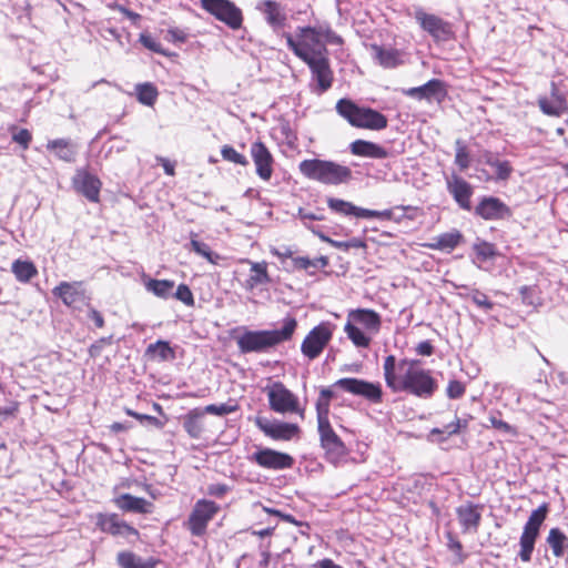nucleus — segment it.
<instances>
[{
  "label": "nucleus",
  "mask_w": 568,
  "mask_h": 568,
  "mask_svg": "<svg viewBox=\"0 0 568 568\" xmlns=\"http://www.w3.org/2000/svg\"><path fill=\"white\" fill-rule=\"evenodd\" d=\"M465 385L459 381H450L448 383L446 394L449 398L456 399L460 398L465 394Z\"/></svg>",
  "instance_id": "nucleus-58"
},
{
  "label": "nucleus",
  "mask_w": 568,
  "mask_h": 568,
  "mask_svg": "<svg viewBox=\"0 0 568 568\" xmlns=\"http://www.w3.org/2000/svg\"><path fill=\"white\" fill-rule=\"evenodd\" d=\"M468 423L469 418L462 419L456 416L452 423L444 425L442 428H433L430 430V436L445 435L447 438L449 436L458 434L463 429H466L468 427ZM443 439H445V437Z\"/></svg>",
  "instance_id": "nucleus-42"
},
{
  "label": "nucleus",
  "mask_w": 568,
  "mask_h": 568,
  "mask_svg": "<svg viewBox=\"0 0 568 568\" xmlns=\"http://www.w3.org/2000/svg\"><path fill=\"white\" fill-rule=\"evenodd\" d=\"M121 568H154L156 561L152 558L143 559L132 551H121L116 557Z\"/></svg>",
  "instance_id": "nucleus-33"
},
{
  "label": "nucleus",
  "mask_w": 568,
  "mask_h": 568,
  "mask_svg": "<svg viewBox=\"0 0 568 568\" xmlns=\"http://www.w3.org/2000/svg\"><path fill=\"white\" fill-rule=\"evenodd\" d=\"M335 325L322 322L313 327L301 344L302 354L310 361L317 358L331 342Z\"/></svg>",
  "instance_id": "nucleus-9"
},
{
  "label": "nucleus",
  "mask_w": 568,
  "mask_h": 568,
  "mask_svg": "<svg viewBox=\"0 0 568 568\" xmlns=\"http://www.w3.org/2000/svg\"><path fill=\"white\" fill-rule=\"evenodd\" d=\"M416 352L422 356H430L434 352V347L429 341H424L417 345Z\"/></svg>",
  "instance_id": "nucleus-61"
},
{
  "label": "nucleus",
  "mask_w": 568,
  "mask_h": 568,
  "mask_svg": "<svg viewBox=\"0 0 568 568\" xmlns=\"http://www.w3.org/2000/svg\"><path fill=\"white\" fill-rule=\"evenodd\" d=\"M248 460L262 468L272 470L287 469L294 464V459L291 455L271 448H258L248 456Z\"/></svg>",
  "instance_id": "nucleus-12"
},
{
  "label": "nucleus",
  "mask_w": 568,
  "mask_h": 568,
  "mask_svg": "<svg viewBox=\"0 0 568 568\" xmlns=\"http://www.w3.org/2000/svg\"><path fill=\"white\" fill-rule=\"evenodd\" d=\"M146 355L160 361H171L175 358L174 349L166 341H158L146 347Z\"/></svg>",
  "instance_id": "nucleus-38"
},
{
  "label": "nucleus",
  "mask_w": 568,
  "mask_h": 568,
  "mask_svg": "<svg viewBox=\"0 0 568 568\" xmlns=\"http://www.w3.org/2000/svg\"><path fill=\"white\" fill-rule=\"evenodd\" d=\"M270 408L278 414H297L304 418L305 409L301 406L298 397L283 383L274 382L265 387Z\"/></svg>",
  "instance_id": "nucleus-7"
},
{
  "label": "nucleus",
  "mask_w": 568,
  "mask_h": 568,
  "mask_svg": "<svg viewBox=\"0 0 568 568\" xmlns=\"http://www.w3.org/2000/svg\"><path fill=\"white\" fill-rule=\"evenodd\" d=\"M548 513V505L542 504L537 509L532 510L527 523L524 526L523 534L519 539V558L524 562L531 560V555L535 548V542L539 536V529L546 519Z\"/></svg>",
  "instance_id": "nucleus-8"
},
{
  "label": "nucleus",
  "mask_w": 568,
  "mask_h": 568,
  "mask_svg": "<svg viewBox=\"0 0 568 568\" xmlns=\"http://www.w3.org/2000/svg\"><path fill=\"white\" fill-rule=\"evenodd\" d=\"M235 410H236V405L224 403V404H219V405H216V404L207 405L202 412H203V414L207 413V414H212V415H216V416H225Z\"/></svg>",
  "instance_id": "nucleus-50"
},
{
  "label": "nucleus",
  "mask_w": 568,
  "mask_h": 568,
  "mask_svg": "<svg viewBox=\"0 0 568 568\" xmlns=\"http://www.w3.org/2000/svg\"><path fill=\"white\" fill-rule=\"evenodd\" d=\"M145 288L160 298H169L172 296L174 282L171 280H149Z\"/></svg>",
  "instance_id": "nucleus-37"
},
{
  "label": "nucleus",
  "mask_w": 568,
  "mask_h": 568,
  "mask_svg": "<svg viewBox=\"0 0 568 568\" xmlns=\"http://www.w3.org/2000/svg\"><path fill=\"white\" fill-rule=\"evenodd\" d=\"M351 152L357 156L371 158V159H385L387 158V151L371 141L355 140L349 145Z\"/></svg>",
  "instance_id": "nucleus-29"
},
{
  "label": "nucleus",
  "mask_w": 568,
  "mask_h": 568,
  "mask_svg": "<svg viewBox=\"0 0 568 568\" xmlns=\"http://www.w3.org/2000/svg\"><path fill=\"white\" fill-rule=\"evenodd\" d=\"M474 251L477 260L480 262H486L496 255L494 245L487 242L476 244Z\"/></svg>",
  "instance_id": "nucleus-49"
},
{
  "label": "nucleus",
  "mask_w": 568,
  "mask_h": 568,
  "mask_svg": "<svg viewBox=\"0 0 568 568\" xmlns=\"http://www.w3.org/2000/svg\"><path fill=\"white\" fill-rule=\"evenodd\" d=\"M462 234L458 231L440 234L436 236L433 243L427 244L433 250H454L460 242Z\"/></svg>",
  "instance_id": "nucleus-35"
},
{
  "label": "nucleus",
  "mask_w": 568,
  "mask_h": 568,
  "mask_svg": "<svg viewBox=\"0 0 568 568\" xmlns=\"http://www.w3.org/2000/svg\"><path fill=\"white\" fill-rule=\"evenodd\" d=\"M166 38L172 42H184L186 40V34L183 30L170 29L168 31Z\"/></svg>",
  "instance_id": "nucleus-60"
},
{
  "label": "nucleus",
  "mask_w": 568,
  "mask_h": 568,
  "mask_svg": "<svg viewBox=\"0 0 568 568\" xmlns=\"http://www.w3.org/2000/svg\"><path fill=\"white\" fill-rule=\"evenodd\" d=\"M125 414L129 415V416H132L134 417L135 419H138L141 424H149V425H153L158 428H161L162 427V423L154 416H150V415H145V414H140V413H136L130 408H125Z\"/></svg>",
  "instance_id": "nucleus-56"
},
{
  "label": "nucleus",
  "mask_w": 568,
  "mask_h": 568,
  "mask_svg": "<svg viewBox=\"0 0 568 568\" xmlns=\"http://www.w3.org/2000/svg\"><path fill=\"white\" fill-rule=\"evenodd\" d=\"M410 209H412V206H404V205L395 207V210H400L403 212L410 210ZM361 213H362L363 219L376 217V219L388 220V221L395 220L394 209H388V210H384V211H375V210L364 209V211H361ZM396 221H398V220L396 219Z\"/></svg>",
  "instance_id": "nucleus-46"
},
{
  "label": "nucleus",
  "mask_w": 568,
  "mask_h": 568,
  "mask_svg": "<svg viewBox=\"0 0 568 568\" xmlns=\"http://www.w3.org/2000/svg\"><path fill=\"white\" fill-rule=\"evenodd\" d=\"M382 327L381 315L369 308L349 310L344 333L357 348H368Z\"/></svg>",
  "instance_id": "nucleus-3"
},
{
  "label": "nucleus",
  "mask_w": 568,
  "mask_h": 568,
  "mask_svg": "<svg viewBox=\"0 0 568 568\" xmlns=\"http://www.w3.org/2000/svg\"><path fill=\"white\" fill-rule=\"evenodd\" d=\"M251 158L256 166V174L268 181L273 174V156L264 143L256 141L251 145Z\"/></svg>",
  "instance_id": "nucleus-19"
},
{
  "label": "nucleus",
  "mask_w": 568,
  "mask_h": 568,
  "mask_svg": "<svg viewBox=\"0 0 568 568\" xmlns=\"http://www.w3.org/2000/svg\"><path fill=\"white\" fill-rule=\"evenodd\" d=\"M47 149L53 151L59 159L65 162H73L77 155L75 145L65 139L49 141Z\"/></svg>",
  "instance_id": "nucleus-32"
},
{
  "label": "nucleus",
  "mask_w": 568,
  "mask_h": 568,
  "mask_svg": "<svg viewBox=\"0 0 568 568\" xmlns=\"http://www.w3.org/2000/svg\"><path fill=\"white\" fill-rule=\"evenodd\" d=\"M288 48L304 62L327 55V43H339L341 38L327 28H300L296 38L285 36Z\"/></svg>",
  "instance_id": "nucleus-2"
},
{
  "label": "nucleus",
  "mask_w": 568,
  "mask_h": 568,
  "mask_svg": "<svg viewBox=\"0 0 568 568\" xmlns=\"http://www.w3.org/2000/svg\"><path fill=\"white\" fill-rule=\"evenodd\" d=\"M97 526L103 531L113 536L130 537L138 536V530L120 519L116 514H98Z\"/></svg>",
  "instance_id": "nucleus-16"
},
{
  "label": "nucleus",
  "mask_w": 568,
  "mask_h": 568,
  "mask_svg": "<svg viewBox=\"0 0 568 568\" xmlns=\"http://www.w3.org/2000/svg\"><path fill=\"white\" fill-rule=\"evenodd\" d=\"M337 113L352 126L379 131L387 126V118L381 112L365 106H359L349 99H341L336 103Z\"/></svg>",
  "instance_id": "nucleus-5"
},
{
  "label": "nucleus",
  "mask_w": 568,
  "mask_h": 568,
  "mask_svg": "<svg viewBox=\"0 0 568 568\" xmlns=\"http://www.w3.org/2000/svg\"><path fill=\"white\" fill-rule=\"evenodd\" d=\"M32 135L27 129H20L12 134V140L20 144L24 150L29 148Z\"/></svg>",
  "instance_id": "nucleus-59"
},
{
  "label": "nucleus",
  "mask_w": 568,
  "mask_h": 568,
  "mask_svg": "<svg viewBox=\"0 0 568 568\" xmlns=\"http://www.w3.org/2000/svg\"><path fill=\"white\" fill-rule=\"evenodd\" d=\"M311 69L312 77L316 81L314 91L317 94L326 92L333 84V71L327 55L305 62Z\"/></svg>",
  "instance_id": "nucleus-17"
},
{
  "label": "nucleus",
  "mask_w": 568,
  "mask_h": 568,
  "mask_svg": "<svg viewBox=\"0 0 568 568\" xmlns=\"http://www.w3.org/2000/svg\"><path fill=\"white\" fill-rule=\"evenodd\" d=\"M336 386L353 395L362 396L373 403L382 400V387L379 383H371L357 378H341Z\"/></svg>",
  "instance_id": "nucleus-15"
},
{
  "label": "nucleus",
  "mask_w": 568,
  "mask_h": 568,
  "mask_svg": "<svg viewBox=\"0 0 568 568\" xmlns=\"http://www.w3.org/2000/svg\"><path fill=\"white\" fill-rule=\"evenodd\" d=\"M200 4L232 30H239L243 24L242 10L231 0H200Z\"/></svg>",
  "instance_id": "nucleus-10"
},
{
  "label": "nucleus",
  "mask_w": 568,
  "mask_h": 568,
  "mask_svg": "<svg viewBox=\"0 0 568 568\" xmlns=\"http://www.w3.org/2000/svg\"><path fill=\"white\" fill-rule=\"evenodd\" d=\"M333 247L348 251L351 248H363L365 247V242L358 237H353L349 241H337L333 243Z\"/></svg>",
  "instance_id": "nucleus-57"
},
{
  "label": "nucleus",
  "mask_w": 568,
  "mask_h": 568,
  "mask_svg": "<svg viewBox=\"0 0 568 568\" xmlns=\"http://www.w3.org/2000/svg\"><path fill=\"white\" fill-rule=\"evenodd\" d=\"M375 59L384 68H394L400 63L399 52L394 49H384L378 45L373 47Z\"/></svg>",
  "instance_id": "nucleus-36"
},
{
  "label": "nucleus",
  "mask_w": 568,
  "mask_h": 568,
  "mask_svg": "<svg viewBox=\"0 0 568 568\" xmlns=\"http://www.w3.org/2000/svg\"><path fill=\"white\" fill-rule=\"evenodd\" d=\"M415 19L420 27L436 40H446L449 36L448 26L438 17L428 14L423 10L415 12Z\"/></svg>",
  "instance_id": "nucleus-24"
},
{
  "label": "nucleus",
  "mask_w": 568,
  "mask_h": 568,
  "mask_svg": "<svg viewBox=\"0 0 568 568\" xmlns=\"http://www.w3.org/2000/svg\"><path fill=\"white\" fill-rule=\"evenodd\" d=\"M447 190L462 209L470 210L473 187L467 181L457 175H453L447 181Z\"/></svg>",
  "instance_id": "nucleus-25"
},
{
  "label": "nucleus",
  "mask_w": 568,
  "mask_h": 568,
  "mask_svg": "<svg viewBox=\"0 0 568 568\" xmlns=\"http://www.w3.org/2000/svg\"><path fill=\"white\" fill-rule=\"evenodd\" d=\"M321 445L325 450L326 458L332 464H341L345 460L347 449L342 439L336 435L331 425L318 427Z\"/></svg>",
  "instance_id": "nucleus-13"
},
{
  "label": "nucleus",
  "mask_w": 568,
  "mask_h": 568,
  "mask_svg": "<svg viewBox=\"0 0 568 568\" xmlns=\"http://www.w3.org/2000/svg\"><path fill=\"white\" fill-rule=\"evenodd\" d=\"M538 105L542 113L550 116H560L567 112L568 105L566 99L559 94L556 87L552 84L551 97H540Z\"/></svg>",
  "instance_id": "nucleus-28"
},
{
  "label": "nucleus",
  "mask_w": 568,
  "mask_h": 568,
  "mask_svg": "<svg viewBox=\"0 0 568 568\" xmlns=\"http://www.w3.org/2000/svg\"><path fill=\"white\" fill-rule=\"evenodd\" d=\"M138 101L144 105L152 106L158 98V90L152 83H141L135 87Z\"/></svg>",
  "instance_id": "nucleus-44"
},
{
  "label": "nucleus",
  "mask_w": 568,
  "mask_h": 568,
  "mask_svg": "<svg viewBox=\"0 0 568 568\" xmlns=\"http://www.w3.org/2000/svg\"><path fill=\"white\" fill-rule=\"evenodd\" d=\"M52 294L69 307H74L87 300L82 282H61L52 290Z\"/></svg>",
  "instance_id": "nucleus-21"
},
{
  "label": "nucleus",
  "mask_w": 568,
  "mask_h": 568,
  "mask_svg": "<svg viewBox=\"0 0 568 568\" xmlns=\"http://www.w3.org/2000/svg\"><path fill=\"white\" fill-rule=\"evenodd\" d=\"M475 212L484 220H500L510 215L509 207L493 196L484 197L476 206Z\"/></svg>",
  "instance_id": "nucleus-23"
},
{
  "label": "nucleus",
  "mask_w": 568,
  "mask_h": 568,
  "mask_svg": "<svg viewBox=\"0 0 568 568\" xmlns=\"http://www.w3.org/2000/svg\"><path fill=\"white\" fill-rule=\"evenodd\" d=\"M294 265L301 270H310V268H324L328 264V258L326 256H320L317 258L311 260L308 257L298 256L294 258Z\"/></svg>",
  "instance_id": "nucleus-45"
},
{
  "label": "nucleus",
  "mask_w": 568,
  "mask_h": 568,
  "mask_svg": "<svg viewBox=\"0 0 568 568\" xmlns=\"http://www.w3.org/2000/svg\"><path fill=\"white\" fill-rule=\"evenodd\" d=\"M484 162L495 170L497 180H507L513 172V168L508 161H500L491 153L484 155Z\"/></svg>",
  "instance_id": "nucleus-39"
},
{
  "label": "nucleus",
  "mask_w": 568,
  "mask_h": 568,
  "mask_svg": "<svg viewBox=\"0 0 568 568\" xmlns=\"http://www.w3.org/2000/svg\"><path fill=\"white\" fill-rule=\"evenodd\" d=\"M189 250L194 252L196 255L205 258L212 265H219L223 257L213 252L209 244L197 239L196 234H191Z\"/></svg>",
  "instance_id": "nucleus-31"
},
{
  "label": "nucleus",
  "mask_w": 568,
  "mask_h": 568,
  "mask_svg": "<svg viewBox=\"0 0 568 568\" xmlns=\"http://www.w3.org/2000/svg\"><path fill=\"white\" fill-rule=\"evenodd\" d=\"M139 40L143 44V47H145L150 51L166 55V52L163 50L162 44L151 34L143 32L140 34Z\"/></svg>",
  "instance_id": "nucleus-51"
},
{
  "label": "nucleus",
  "mask_w": 568,
  "mask_h": 568,
  "mask_svg": "<svg viewBox=\"0 0 568 568\" xmlns=\"http://www.w3.org/2000/svg\"><path fill=\"white\" fill-rule=\"evenodd\" d=\"M455 163L459 166L460 170L467 169L470 163L469 153L460 141L456 142Z\"/></svg>",
  "instance_id": "nucleus-52"
},
{
  "label": "nucleus",
  "mask_w": 568,
  "mask_h": 568,
  "mask_svg": "<svg viewBox=\"0 0 568 568\" xmlns=\"http://www.w3.org/2000/svg\"><path fill=\"white\" fill-rule=\"evenodd\" d=\"M11 271L17 281L27 283L38 274L36 265L31 261L16 260L11 265Z\"/></svg>",
  "instance_id": "nucleus-34"
},
{
  "label": "nucleus",
  "mask_w": 568,
  "mask_h": 568,
  "mask_svg": "<svg viewBox=\"0 0 568 568\" xmlns=\"http://www.w3.org/2000/svg\"><path fill=\"white\" fill-rule=\"evenodd\" d=\"M329 402L318 398L316 402V413L318 427L331 425L328 420Z\"/></svg>",
  "instance_id": "nucleus-53"
},
{
  "label": "nucleus",
  "mask_w": 568,
  "mask_h": 568,
  "mask_svg": "<svg viewBox=\"0 0 568 568\" xmlns=\"http://www.w3.org/2000/svg\"><path fill=\"white\" fill-rule=\"evenodd\" d=\"M221 155L224 160L235 164H240L243 166L248 164L247 159L243 154L239 153L233 146L230 145H224L221 149Z\"/></svg>",
  "instance_id": "nucleus-48"
},
{
  "label": "nucleus",
  "mask_w": 568,
  "mask_h": 568,
  "mask_svg": "<svg viewBox=\"0 0 568 568\" xmlns=\"http://www.w3.org/2000/svg\"><path fill=\"white\" fill-rule=\"evenodd\" d=\"M175 298L181 301L186 306H193L194 305V297L193 293L191 292L190 287L185 284H180L176 288V292L174 294Z\"/></svg>",
  "instance_id": "nucleus-54"
},
{
  "label": "nucleus",
  "mask_w": 568,
  "mask_h": 568,
  "mask_svg": "<svg viewBox=\"0 0 568 568\" xmlns=\"http://www.w3.org/2000/svg\"><path fill=\"white\" fill-rule=\"evenodd\" d=\"M403 93L418 100L425 99L427 101H442L446 95V89L443 81L432 79L420 87L404 89Z\"/></svg>",
  "instance_id": "nucleus-22"
},
{
  "label": "nucleus",
  "mask_w": 568,
  "mask_h": 568,
  "mask_svg": "<svg viewBox=\"0 0 568 568\" xmlns=\"http://www.w3.org/2000/svg\"><path fill=\"white\" fill-rule=\"evenodd\" d=\"M317 568H343L342 566L335 564L332 559L325 558L323 560H320L316 564Z\"/></svg>",
  "instance_id": "nucleus-64"
},
{
  "label": "nucleus",
  "mask_w": 568,
  "mask_h": 568,
  "mask_svg": "<svg viewBox=\"0 0 568 568\" xmlns=\"http://www.w3.org/2000/svg\"><path fill=\"white\" fill-rule=\"evenodd\" d=\"M156 161L162 165L164 172L168 175L173 176L175 174V165L170 160L162 156H158Z\"/></svg>",
  "instance_id": "nucleus-62"
},
{
  "label": "nucleus",
  "mask_w": 568,
  "mask_h": 568,
  "mask_svg": "<svg viewBox=\"0 0 568 568\" xmlns=\"http://www.w3.org/2000/svg\"><path fill=\"white\" fill-rule=\"evenodd\" d=\"M298 168L307 179L324 184H339L346 182L352 175V171L347 166L317 159L304 160Z\"/></svg>",
  "instance_id": "nucleus-6"
},
{
  "label": "nucleus",
  "mask_w": 568,
  "mask_h": 568,
  "mask_svg": "<svg viewBox=\"0 0 568 568\" xmlns=\"http://www.w3.org/2000/svg\"><path fill=\"white\" fill-rule=\"evenodd\" d=\"M114 505L128 513L150 514L153 504L141 497H135L130 494H121L113 499Z\"/></svg>",
  "instance_id": "nucleus-26"
},
{
  "label": "nucleus",
  "mask_w": 568,
  "mask_h": 568,
  "mask_svg": "<svg viewBox=\"0 0 568 568\" xmlns=\"http://www.w3.org/2000/svg\"><path fill=\"white\" fill-rule=\"evenodd\" d=\"M73 186L77 192L84 195L91 202H98L101 181L85 170H78L73 178Z\"/></svg>",
  "instance_id": "nucleus-20"
},
{
  "label": "nucleus",
  "mask_w": 568,
  "mask_h": 568,
  "mask_svg": "<svg viewBox=\"0 0 568 568\" xmlns=\"http://www.w3.org/2000/svg\"><path fill=\"white\" fill-rule=\"evenodd\" d=\"M297 322L287 316L283 320L282 328L271 331H246L237 337L236 343L242 353L263 352L282 342L291 339Z\"/></svg>",
  "instance_id": "nucleus-4"
},
{
  "label": "nucleus",
  "mask_w": 568,
  "mask_h": 568,
  "mask_svg": "<svg viewBox=\"0 0 568 568\" xmlns=\"http://www.w3.org/2000/svg\"><path fill=\"white\" fill-rule=\"evenodd\" d=\"M203 417V412L200 409L191 410L185 417L183 427L186 433L193 437L199 438L202 434L203 427L200 419Z\"/></svg>",
  "instance_id": "nucleus-40"
},
{
  "label": "nucleus",
  "mask_w": 568,
  "mask_h": 568,
  "mask_svg": "<svg viewBox=\"0 0 568 568\" xmlns=\"http://www.w3.org/2000/svg\"><path fill=\"white\" fill-rule=\"evenodd\" d=\"M89 317L94 322L98 327H103L104 320L100 312L94 308L89 310Z\"/></svg>",
  "instance_id": "nucleus-63"
},
{
  "label": "nucleus",
  "mask_w": 568,
  "mask_h": 568,
  "mask_svg": "<svg viewBox=\"0 0 568 568\" xmlns=\"http://www.w3.org/2000/svg\"><path fill=\"white\" fill-rule=\"evenodd\" d=\"M469 296L478 307L485 311H490L494 307V303L488 300L487 295L477 290H474Z\"/></svg>",
  "instance_id": "nucleus-55"
},
{
  "label": "nucleus",
  "mask_w": 568,
  "mask_h": 568,
  "mask_svg": "<svg viewBox=\"0 0 568 568\" xmlns=\"http://www.w3.org/2000/svg\"><path fill=\"white\" fill-rule=\"evenodd\" d=\"M219 509V505L212 500H197L189 517L187 526L191 534L193 536L203 535L206 530L207 524L213 519Z\"/></svg>",
  "instance_id": "nucleus-11"
},
{
  "label": "nucleus",
  "mask_w": 568,
  "mask_h": 568,
  "mask_svg": "<svg viewBox=\"0 0 568 568\" xmlns=\"http://www.w3.org/2000/svg\"><path fill=\"white\" fill-rule=\"evenodd\" d=\"M255 425L265 436L274 440H291L300 434L298 425L281 420H271L266 417H256Z\"/></svg>",
  "instance_id": "nucleus-14"
},
{
  "label": "nucleus",
  "mask_w": 568,
  "mask_h": 568,
  "mask_svg": "<svg viewBox=\"0 0 568 568\" xmlns=\"http://www.w3.org/2000/svg\"><path fill=\"white\" fill-rule=\"evenodd\" d=\"M383 371L385 383L393 392H407L420 398H429L437 389L430 372L420 367L417 361H397L394 355H388Z\"/></svg>",
  "instance_id": "nucleus-1"
},
{
  "label": "nucleus",
  "mask_w": 568,
  "mask_h": 568,
  "mask_svg": "<svg viewBox=\"0 0 568 568\" xmlns=\"http://www.w3.org/2000/svg\"><path fill=\"white\" fill-rule=\"evenodd\" d=\"M255 9L263 14L273 31H278L285 27L287 16L281 3L274 0H261L256 3Z\"/></svg>",
  "instance_id": "nucleus-18"
},
{
  "label": "nucleus",
  "mask_w": 568,
  "mask_h": 568,
  "mask_svg": "<svg viewBox=\"0 0 568 568\" xmlns=\"http://www.w3.org/2000/svg\"><path fill=\"white\" fill-rule=\"evenodd\" d=\"M567 540L566 535L558 528L550 529L547 538V542L556 557H561L564 555Z\"/></svg>",
  "instance_id": "nucleus-43"
},
{
  "label": "nucleus",
  "mask_w": 568,
  "mask_h": 568,
  "mask_svg": "<svg viewBox=\"0 0 568 568\" xmlns=\"http://www.w3.org/2000/svg\"><path fill=\"white\" fill-rule=\"evenodd\" d=\"M499 413L496 412V413H490V415L488 416V425H486V427H493L504 434H509V435H516L517 434V430L514 426L509 425L508 423L504 422L500 417H499Z\"/></svg>",
  "instance_id": "nucleus-47"
},
{
  "label": "nucleus",
  "mask_w": 568,
  "mask_h": 568,
  "mask_svg": "<svg viewBox=\"0 0 568 568\" xmlns=\"http://www.w3.org/2000/svg\"><path fill=\"white\" fill-rule=\"evenodd\" d=\"M242 262L251 266V275L245 282V287L247 290H253L258 285L268 284L271 282L266 262H253L247 258Z\"/></svg>",
  "instance_id": "nucleus-30"
},
{
  "label": "nucleus",
  "mask_w": 568,
  "mask_h": 568,
  "mask_svg": "<svg viewBox=\"0 0 568 568\" xmlns=\"http://www.w3.org/2000/svg\"><path fill=\"white\" fill-rule=\"evenodd\" d=\"M456 514L464 532L477 531L481 519L478 506L473 504L462 505L456 509Z\"/></svg>",
  "instance_id": "nucleus-27"
},
{
  "label": "nucleus",
  "mask_w": 568,
  "mask_h": 568,
  "mask_svg": "<svg viewBox=\"0 0 568 568\" xmlns=\"http://www.w3.org/2000/svg\"><path fill=\"white\" fill-rule=\"evenodd\" d=\"M327 205L331 210L339 214L354 215L356 217H362L361 211H364L363 207L355 206L351 202L334 197L327 200Z\"/></svg>",
  "instance_id": "nucleus-41"
}]
</instances>
